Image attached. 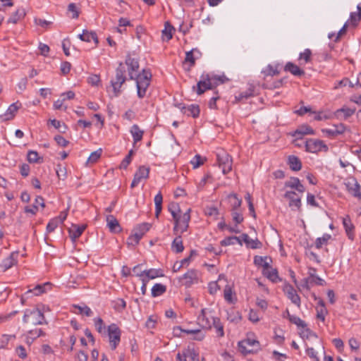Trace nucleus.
I'll list each match as a JSON object with an SVG mask.
<instances>
[{
    "instance_id": "1",
    "label": "nucleus",
    "mask_w": 361,
    "mask_h": 361,
    "mask_svg": "<svg viewBox=\"0 0 361 361\" xmlns=\"http://www.w3.org/2000/svg\"><path fill=\"white\" fill-rule=\"evenodd\" d=\"M151 78V73L143 69L134 79L136 81L137 93L139 98H143L146 95L147 90L150 85Z\"/></svg>"
},
{
    "instance_id": "2",
    "label": "nucleus",
    "mask_w": 361,
    "mask_h": 361,
    "mask_svg": "<svg viewBox=\"0 0 361 361\" xmlns=\"http://www.w3.org/2000/svg\"><path fill=\"white\" fill-rule=\"evenodd\" d=\"M23 322L32 325H42L46 323L44 314L37 308L26 309L24 311Z\"/></svg>"
},
{
    "instance_id": "3",
    "label": "nucleus",
    "mask_w": 361,
    "mask_h": 361,
    "mask_svg": "<svg viewBox=\"0 0 361 361\" xmlns=\"http://www.w3.org/2000/svg\"><path fill=\"white\" fill-rule=\"evenodd\" d=\"M239 351L243 355L257 353L260 349L259 342L252 338H246L238 343Z\"/></svg>"
},
{
    "instance_id": "4",
    "label": "nucleus",
    "mask_w": 361,
    "mask_h": 361,
    "mask_svg": "<svg viewBox=\"0 0 361 361\" xmlns=\"http://www.w3.org/2000/svg\"><path fill=\"white\" fill-rule=\"evenodd\" d=\"M126 68L123 63H120L116 70V77L111 81L114 95L116 97L121 92V87L126 82Z\"/></svg>"
},
{
    "instance_id": "5",
    "label": "nucleus",
    "mask_w": 361,
    "mask_h": 361,
    "mask_svg": "<svg viewBox=\"0 0 361 361\" xmlns=\"http://www.w3.org/2000/svg\"><path fill=\"white\" fill-rule=\"evenodd\" d=\"M306 151L310 153H317L321 151L327 152L328 146L324 141L317 139H308L304 143Z\"/></svg>"
},
{
    "instance_id": "6",
    "label": "nucleus",
    "mask_w": 361,
    "mask_h": 361,
    "mask_svg": "<svg viewBox=\"0 0 361 361\" xmlns=\"http://www.w3.org/2000/svg\"><path fill=\"white\" fill-rule=\"evenodd\" d=\"M190 209H189L183 214H180L178 216H177L176 219H174V232L180 231V233H183L187 231L190 220Z\"/></svg>"
},
{
    "instance_id": "7",
    "label": "nucleus",
    "mask_w": 361,
    "mask_h": 361,
    "mask_svg": "<svg viewBox=\"0 0 361 361\" xmlns=\"http://www.w3.org/2000/svg\"><path fill=\"white\" fill-rule=\"evenodd\" d=\"M121 332L116 324H111L108 326V336L111 348H116L121 341Z\"/></svg>"
},
{
    "instance_id": "8",
    "label": "nucleus",
    "mask_w": 361,
    "mask_h": 361,
    "mask_svg": "<svg viewBox=\"0 0 361 361\" xmlns=\"http://www.w3.org/2000/svg\"><path fill=\"white\" fill-rule=\"evenodd\" d=\"M302 194L294 190H287L284 194V197L289 200L288 205L292 210H300L301 208V199Z\"/></svg>"
},
{
    "instance_id": "9",
    "label": "nucleus",
    "mask_w": 361,
    "mask_h": 361,
    "mask_svg": "<svg viewBox=\"0 0 361 361\" xmlns=\"http://www.w3.org/2000/svg\"><path fill=\"white\" fill-rule=\"evenodd\" d=\"M217 160L224 174H226L232 170L233 160L228 153L225 152L218 153Z\"/></svg>"
},
{
    "instance_id": "10",
    "label": "nucleus",
    "mask_w": 361,
    "mask_h": 361,
    "mask_svg": "<svg viewBox=\"0 0 361 361\" xmlns=\"http://www.w3.org/2000/svg\"><path fill=\"white\" fill-rule=\"evenodd\" d=\"M193 90H196L197 94H203L207 90H212V84L209 81V73H203L200 76V80L198 81L197 86L192 87Z\"/></svg>"
},
{
    "instance_id": "11",
    "label": "nucleus",
    "mask_w": 361,
    "mask_h": 361,
    "mask_svg": "<svg viewBox=\"0 0 361 361\" xmlns=\"http://www.w3.org/2000/svg\"><path fill=\"white\" fill-rule=\"evenodd\" d=\"M126 65L128 67V75L130 80H134L139 74V63L137 59L128 56L126 59Z\"/></svg>"
},
{
    "instance_id": "12",
    "label": "nucleus",
    "mask_w": 361,
    "mask_h": 361,
    "mask_svg": "<svg viewBox=\"0 0 361 361\" xmlns=\"http://www.w3.org/2000/svg\"><path fill=\"white\" fill-rule=\"evenodd\" d=\"M179 280L183 281V285L186 287H190L192 284L197 283L198 271L193 269H190L183 274Z\"/></svg>"
},
{
    "instance_id": "13",
    "label": "nucleus",
    "mask_w": 361,
    "mask_h": 361,
    "mask_svg": "<svg viewBox=\"0 0 361 361\" xmlns=\"http://www.w3.org/2000/svg\"><path fill=\"white\" fill-rule=\"evenodd\" d=\"M149 168L145 166H141L138 168L137 171L134 175L133 180L131 183L130 187H136L142 179H147L149 177Z\"/></svg>"
},
{
    "instance_id": "14",
    "label": "nucleus",
    "mask_w": 361,
    "mask_h": 361,
    "mask_svg": "<svg viewBox=\"0 0 361 361\" xmlns=\"http://www.w3.org/2000/svg\"><path fill=\"white\" fill-rule=\"evenodd\" d=\"M285 187L290 188L291 190H295L300 194H303L305 190V186L300 183L299 178L295 177H292L290 180L286 181Z\"/></svg>"
},
{
    "instance_id": "15",
    "label": "nucleus",
    "mask_w": 361,
    "mask_h": 361,
    "mask_svg": "<svg viewBox=\"0 0 361 361\" xmlns=\"http://www.w3.org/2000/svg\"><path fill=\"white\" fill-rule=\"evenodd\" d=\"M290 134L297 139H302L304 135H314V130L308 125H302Z\"/></svg>"
},
{
    "instance_id": "16",
    "label": "nucleus",
    "mask_w": 361,
    "mask_h": 361,
    "mask_svg": "<svg viewBox=\"0 0 361 361\" xmlns=\"http://www.w3.org/2000/svg\"><path fill=\"white\" fill-rule=\"evenodd\" d=\"M284 292L288 298L290 300L293 304L297 305L298 307L300 306V298L291 285L286 286L284 288Z\"/></svg>"
},
{
    "instance_id": "17",
    "label": "nucleus",
    "mask_w": 361,
    "mask_h": 361,
    "mask_svg": "<svg viewBox=\"0 0 361 361\" xmlns=\"http://www.w3.org/2000/svg\"><path fill=\"white\" fill-rule=\"evenodd\" d=\"M212 317L208 315L207 309H202L200 314L197 317V321L202 328L211 329L212 323Z\"/></svg>"
},
{
    "instance_id": "18",
    "label": "nucleus",
    "mask_w": 361,
    "mask_h": 361,
    "mask_svg": "<svg viewBox=\"0 0 361 361\" xmlns=\"http://www.w3.org/2000/svg\"><path fill=\"white\" fill-rule=\"evenodd\" d=\"M21 104L19 102L11 104L7 109L6 111L0 116V118L3 121L12 119L15 116Z\"/></svg>"
},
{
    "instance_id": "19",
    "label": "nucleus",
    "mask_w": 361,
    "mask_h": 361,
    "mask_svg": "<svg viewBox=\"0 0 361 361\" xmlns=\"http://www.w3.org/2000/svg\"><path fill=\"white\" fill-rule=\"evenodd\" d=\"M85 228V225L73 224L68 228V233L71 240L73 242H75L76 240L82 235Z\"/></svg>"
},
{
    "instance_id": "20",
    "label": "nucleus",
    "mask_w": 361,
    "mask_h": 361,
    "mask_svg": "<svg viewBox=\"0 0 361 361\" xmlns=\"http://www.w3.org/2000/svg\"><path fill=\"white\" fill-rule=\"evenodd\" d=\"M345 130V126L343 123L334 125L333 128L324 129L322 131L329 137H335L343 134Z\"/></svg>"
},
{
    "instance_id": "21",
    "label": "nucleus",
    "mask_w": 361,
    "mask_h": 361,
    "mask_svg": "<svg viewBox=\"0 0 361 361\" xmlns=\"http://www.w3.org/2000/svg\"><path fill=\"white\" fill-rule=\"evenodd\" d=\"M284 71L286 72H290L295 76L300 77L305 75V71L300 68V65H295L292 62H288L286 64Z\"/></svg>"
},
{
    "instance_id": "22",
    "label": "nucleus",
    "mask_w": 361,
    "mask_h": 361,
    "mask_svg": "<svg viewBox=\"0 0 361 361\" xmlns=\"http://www.w3.org/2000/svg\"><path fill=\"white\" fill-rule=\"evenodd\" d=\"M18 253L13 252L8 257L3 259L0 266L7 270L12 267L17 262Z\"/></svg>"
},
{
    "instance_id": "23",
    "label": "nucleus",
    "mask_w": 361,
    "mask_h": 361,
    "mask_svg": "<svg viewBox=\"0 0 361 361\" xmlns=\"http://www.w3.org/2000/svg\"><path fill=\"white\" fill-rule=\"evenodd\" d=\"M107 226L111 232L119 233L121 230L118 220L113 215L106 216Z\"/></svg>"
},
{
    "instance_id": "24",
    "label": "nucleus",
    "mask_w": 361,
    "mask_h": 361,
    "mask_svg": "<svg viewBox=\"0 0 361 361\" xmlns=\"http://www.w3.org/2000/svg\"><path fill=\"white\" fill-rule=\"evenodd\" d=\"M345 185L348 192L354 197H361V187L356 180L348 181Z\"/></svg>"
},
{
    "instance_id": "25",
    "label": "nucleus",
    "mask_w": 361,
    "mask_h": 361,
    "mask_svg": "<svg viewBox=\"0 0 361 361\" xmlns=\"http://www.w3.org/2000/svg\"><path fill=\"white\" fill-rule=\"evenodd\" d=\"M241 242L244 243L247 247L257 249L259 247L261 243L257 240L251 239L247 234L243 233L240 235Z\"/></svg>"
},
{
    "instance_id": "26",
    "label": "nucleus",
    "mask_w": 361,
    "mask_h": 361,
    "mask_svg": "<svg viewBox=\"0 0 361 361\" xmlns=\"http://www.w3.org/2000/svg\"><path fill=\"white\" fill-rule=\"evenodd\" d=\"M130 133L133 137L134 144L142 140L144 131L141 130L137 124H134L131 126Z\"/></svg>"
},
{
    "instance_id": "27",
    "label": "nucleus",
    "mask_w": 361,
    "mask_h": 361,
    "mask_svg": "<svg viewBox=\"0 0 361 361\" xmlns=\"http://www.w3.org/2000/svg\"><path fill=\"white\" fill-rule=\"evenodd\" d=\"M144 274L145 276L143 278L144 279H146L147 281L158 277L164 276L163 271L159 269H150L148 270H145Z\"/></svg>"
},
{
    "instance_id": "28",
    "label": "nucleus",
    "mask_w": 361,
    "mask_h": 361,
    "mask_svg": "<svg viewBox=\"0 0 361 361\" xmlns=\"http://www.w3.org/2000/svg\"><path fill=\"white\" fill-rule=\"evenodd\" d=\"M272 262L271 259L268 257L255 256L254 257V264L258 267H262L263 270L267 269Z\"/></svg>"
},
{
    "instance_id": "29",
    "label": "nucleus",
    "mask_w": 361,
    "mask_h": 361,
    "mask_svg": "<svg viewBox=\"0 0 361 361\" xmlns=\"http://www.w3.org/2000/svg\"><path fill=\"white\" fill-rule=\"evenodd\" d=\"M343 225L345 230L346 234L349 239L353 240L354 238V233H353V229L354 226L351 223V220L348 216L344 217L343 219Z\"/></svg>"
},
{
    "instance_id": "30",
    "label": "nucleus",
    "mask_w": 361,
    "mask_h": 361,
    "mask_svg": "<svg viewBox=\"0 0 361 361\" xmlns=\"http://www.w3.org/2000/svg\"><path fill=\"white\" fill-rule=\"evenodd\" d=\"M311 59L312 51L310 49H305L302 52H300L298 59L300 66H305L309 63Z\"/></svg>"
},
{
    "instance_id": "31",
    "label": "nucleus",
    "mask_w": 361,
    "mask_h": 361,
    "mask_svg": "<svg viewBox=\"0 0 361 361\" xmlns=\"http://www.w3.org/2000/svg\"><path fill=\"white\" fill-rule=\"evenodd\" d=\"M224 298L229 304H235L237 301L235 293H233L231 287L228 285L226 286L224 290Z\"/></svg>"
},
{
    "instance_id": "32",
    "label": "nucleus",
    "mask_w": 361,
    "mask_h": 361,
    "mask_svg": "<svg viewBox=\"0 0 361 361\" xmlns=\"http://www.w3.org/2000/svg\"><path fill=\"white\" fill-rule=\"evenodd\" d=\"M262 274L272 282L276 283L278 281H280L277 270L276 269L271 268V266H269V268L263 270Z\"/></svg>"
},
{
    "instance_id": "33",
    "label": "nucleus",
    "mask_w": 361,
    "mask_h": 361,
    "mask_svg": "<svg viewBox=\"0 0 361 361\" xmlns=\"http://www.w3.org/2000/svg\"><path fill=\"white\" fill-rule=\"evenodd\" d=\"M355 112V109L348 107H343L336 111V116L339 119H346L352 116Z\"/></svg>"
},
{
    "instance_id": "34",
    "label": "nucleus",
    "mask_w": 361,
    "mask_h": 361,
    "mask_svg": "<svg viewBox=\"0 0 361 361\" xmlns=\"http://www.w3.org/2000/svg\"><path fill=\"white\" fill-rule=\"evenodd\" d=\"M151 225L148 223H142L137 225L133 230V233L137 235L141 239L143 235L149 230Z\"/></svg>"
},
{
    "instance_id": "35",
    "label": "nucleus",
    "mask_w": 361,
    "mask_h": 361,
    "mask_svg": "<svg viewBox=\"0 0 361 361\" xmlns=\"http://www.w3.org/2000/svg\"><path fill=\"white\" fill-rule=\"evenodd\" d=\"M182 111L183 114H187L188 116H191L194 118L197 117L200 114V108L197 105L195 104L183 106L182 108Z\"/></svg>"
},
{
    "instance_id": "36",
    "label": "nucleus",
    "mask_w": 361,
    "mask_h": 361,
    "mask_svg": "<svg viewBox=\"0 0 361 361\" xmlns=\"http://www.w3.org/2000/svg\"><path fill=\"white\" fill-rule=\"evenodd\" d=\"M173 27L169 23L164 24V29L162 30V39L166 42L169 41L173 37Z\"/></svg>"
},
{
    "instance_id": "37",
    "label": "nucleus",
    "mask_w": 361,
    "mask_h": 361,
    "mask_svg": "<svg viewBox=\"0 0 361 361\" xmlns=\"http://www.w3.org/2000/svg\"><path fill=\"white\" fill-rule=\"evenodd\" d=\"M171 250L173 252H175L176 253H180L183 251L184 246L183 245V240L180 235L176 237L172 242Z\"/></svg>"
},
{
    "instance_id": "38",
    "label": "nucleus",
    "mask_w": 361,
    "mask_h": 361,
    "mask_svg": "<svg viewBox=\"0 0 361 361\" xmlns=\"http://www.w3.org/2000/svg\"><path fill=\"white\" fill-rule=\"evenodd\" d=\"M220 243L222 246H228L231 245H235L236 243L239 244L240 245H242L240 236H229L225 238L224 240L221 241Z\"/></svg>"
},
{
    "instance_id": "39",
    "label": "nucleus",
    "mask_w": 361,
    "mask_h": 361,
    "mask_svg": "<svg viewBox=\"0 0 361 361\" xmlns=\"http://www.w3.org/2000/svg\"><path fill=\"white\" fill-rule=\"evenodd\" d=\"M288 165L293 171H298L301 169V161L295 156H290L288 157Z\"/></svg>"
},
{
    "instance_id": "40",
    "label": "nucleus",
    "mask_w": 361,
    "mask_h": 361,
    "mask_svg": "<svg viewBox=\"0 0 361 361\" xmlns=\"http://www.w3.org/2000/svg\"><path fill=\"white\" fill-rule=\"evenodd\" d=\"M82 36L84 42H90L93 41L96 45L98 44V38L94 32H89L84 30L82 33Z\"/></svg>"
},
{
    "instance_id": "41",
    "label": "nucleus",
    "mask_w": 361,
    "mask_h": 361,
    "mask_svg": "<svg viewBox=\"0 0 361 361\" xmlns=\"http://www.w3.org/2000/svg\"><path fill=\"white\" fill-rule=\"evenodd\" d=\"M166 290V286L161 283H155L152 288V296L158 297L164 294Z\"/></svg>"
},
{
    "instance_id": "42",
    "label": "nucleus",
    "mask_w": 361,
    "mask_h": 361,
    "mask_svg": "<svg viewBox=\"0 0 361 361\" xmlns=\"http://www.w3.org/2000/svg\"><path fill=\"white\" fill-rule=\"evenodd\" d=\"M226 80L224 75H216L209 74V81L212 84V87L214 88L217 85L222 84Z\"/></svg>"
},
{
    "instance_id": "43",
    "label": "nucleus",
    "mask_w": 361,
    "mask_h": 361,
    "mask_svg": "<svg viewBox=\"0 0 361 361\" xmlns=\"http://www.w3.org/2000/svg\"><path fill=\"white\" fill-rule=\"evenodd\" d=\"M331 238V235L328 233H324L322 237L317 238L315 240V247L317 249L322 248L324 245L328 244V242Z\"/></svg>"
},
{
    "instance_id": "44",
    "label": "nucleus",
    "mask_w": 361,
    "mask_h": 361,
    "mask_svg": "<svg viewBox=\"0 0 361 361\" xmlns=\"http://www.w3.org/2000/svg\"><path fill=\"white\" fill-rule=\"evenodd\" d=\"M73 308L75 310H78L77 312L75 311V312L77 314H84L87 317H90L92 315V311L88 306H87L85 305H73Z\"/></svg>"
},
{
    "instance_id": "45",
    "label": "nucleus",
    "mask_w": 361,
    "mask_h": 361,
    "mask_svg": "<svg viewBox=\"0 0 361 361\" xmlns=\"http://www.w3.org/2000/svg\"><path fill=\"white\" fill-rule=\"evenodd\" d=\"M212 326H213L216 329V333L218 334V335L219 336H221V337L224 336V326H223L222 324L221 323L219 318L212 317Z\"/></svg>"
},
{
    "instance_id": "46",
    "label": "nucleus",
    "mask_w": 361,
    "mask_h": 361,
    "mask_svg": "<svg viewBox=\"0 0 361 361\" xmlns=\"http://www.w3.org/2000/svg\"><path fill=\"white\" fill-rule=\"evenodd\" d=\"M48 283H44L43 285H37L33 289H30L25 293V295L33 293L34 295H39L46 291V287L49 286Z\"/></svg>"
},
{
    "instance_id": "47",
    "label": "nucleus",
    "mask_w": 361,
    "mask_h": 361,
    "mask_svg": "<svg viewBox=\"0 0 361 361\" xmlns=\"http://www.w3.org/2000/svg\"><path fill=\"white\" fill-rule=\"evenodd\" d=\"M25 15L23 8H18L17 11L8 18V22L11 23H16L21 18Z\"/></svg>"
},
{
    "instance_id": "48",
    "label": "nucleus",
    "mask_w": 361,
    "mask_h": 361,
    "mask_svg": "<svg viewBox=\"0 0 361 361\" xmlns=\"http://www.w3.org/2000/svg\"><path fill=\"white\" fill-rule=\"evenodd\" d=\"M288 319L291 323L295 324L298 327H306L305 322L298 316L292 315L289 312H288Z\"/></svg>"
},
{
    "instance_id": "49",
    "label": "nucleus",
    "mask_w": 361,
    "mask_h": 361,
    "mask_svg": "<svg viewBox=\"0 0 361 361\" xmlns=\"http://www.w3.org/2000/svg\"><path fill=\"white\" fill-rule=\"evenodd\" d=\"M169 211L173 216V220L177 219L180 214V209L179 205L177 203L172 202L169 205Z\"/></svg>"
},
{
    "instance_id": "50",
    "label": "nucleus",
    "mask_w": 361,
    "mask_h": 361,
    "mask_svg": "<svg viewBox=\"0 0 361 361\" xmlns=\"http://www.w3.org/2000/svg\"><path fill=\"white\" fill-rule=\"evenodd\" d=\"M357 8L358 10V13L352 12L350 15V20L353 25H356L357 22L361 19V6L360 5H357Z\"/></svg>"
},
{
    "instance_id": "51",
    "label": "nucleus",
    "mask_w": 361,
    "mask_h": 361,
    "mask_svg": "<svg viewBox=\"0 0 361 361\" xmlns=\"http://www.w3.org/2000/svg\"><path fill=\"white\" fill-rule=\"evenodd\" d=\"M50 123L61 133H65L67 130V126L62 123L60 121L51 119L49 121Z\"/></svg>"
},
{
    "instance_id": "52",
    "label": "nucleus",
    "mask_w": 361,
    "mask_h": 361,
    "mask_svg": "<svg viewBox=\"0 0 361 361\" xmlns=\"http://www.w3.org/2000/svg\"><path fill=\"white\" fill-rule=\"evenodd\" d=\"M94 326H95V328H96L97 331L99 334H102V333L105 332L106 328H105V326L104 325L103 320L100 317L94 318Z\"/></svg>"
},
{
    "instance_id": "53",
    "label": "nucleus",
    "mask_w": 361,
    "mask_h": 361,
    "mask_svg": "<svg viewBox=\"0 0 361 361\" xmlns=\"http://www.w3.org/2000/svg\"><path fill=\"white\" fill-rule=\"evenodd\" d=\"M61 224L59 222V220L55 218L51 219L47 226V232L51 233L55 231V229L60 225Z\"/></svg>"
},
{
    "instance_id": "54",
    "label": "nucleus",
    "mask_w": 361,
    "mask_h": 361,
    "mask_svg": "<svg viewBox=\"0 0 361 361\" xmlns=\"http://www.w3.org/2000/svg\"><path fill=\"white\" fill-rule=\"evenodd\" d=\"M38 336L33 330L29 331L25 335V343L30 345Z\"/></svg>"
},
{
    "instance_id": "55",
    "label": "nucleus",
    "mask_w": 361,
    "mask_h": 361,
    "mask_svg": "<svg viewBox=\"0 0 361 361\" xmlns=\"http://www.w3.org/2000/svg\"><path fill=\"white\" fill-rule=\"evenodd\" d=\"M102 149H99L93 152H92L88 157L87 161L89 163H95L102 155Z\"/></svg>"
},
{
    "instance_id": "56",
    "label": "nucleus",
    "mask_w": 361,
    "mask_h": 361,
    "mask_svg": "<svg viewBox=\"0 0 361 361\" xmlns=\"http://www.w3.org/2000/svg\"><path fill=\"white\" fill-rule=\"evenodd\" d=\"M27 159L30 163H37L39 159V156L36 151L30 150L27 152Z\"/></svg>"
},
{
    "instance_id": "57",
    "label": "nucleus",
    "mask_w": 361,
    "mask_h": 361,
    "mask_svg": "<svg viewBox=\"0 0 361 361\" xmlns=\"http://www.w3.org/2000/svg\"><path fill=\"white\" fill-rule=\"evenodd\" d=\"M196 59H197L195 57L194 55V51H192V50L187 51L185 53V62L189 63L190 66H193L195 65Z\"/></svg>"
},
{
    "instance_id": "58",
    "label": "nucleus",
    "mask_w": 361,
    "mask_h": 361,
    "mask_svg": "<svg viewBox=\"0 0 361 361\" xmlns=\"http://www.w3.org/2000/svg\"><path fill=\"white\" fill-rule=\"evenodd\" d=\"M190 164H192L194 169H197L200 167L202 164H203V159L202 157L199 154H196L190 161Z\"/></svg>"
},
{
    "instance_id": "59",
    "label": "nucleus",
    "mask_w": 361,
    "mask_h": 361,
    "mask_svg": "<svg viewBox=\"0 0 361 361\" xmlns=\"http://www.w3.org/2000/svg\"><path fill=\"white\" fill-rule=\"evenodd\" d=\"M126 307V302L123 299L118 298L115 301L114 309L118 312H122Z\"/></svg>"
},
{
    "instance_id": "60",
    "label": "nucleus",
    "mask_w": 361,
    "mask_h": 361,
    "mask_svg": "<svg viewBox=\"0 0 361 361\" xmlns=\"http://www.w3.org/2000/svg\"><path fill=\"white\" fill-rule=\"evenodd\" d=\"M100 82V78L98 75H91L87 78V82L92 86H98Z\"/></svg>"
},
{
    "instance_id": "61",
    "label": "nucleus",
    "mask_w": 361,
    "mask_h": 361,
    "mask_svg": "<svg viewBox=\"0 0 361 361\" xmlns=\"http://www.w3.org/2000/svg\"><path fill=\"white\" fill-rule=\"evenodd\" d=\"M140 240L139 236L133 233L128 238L127 243L128 245L134 247L139 243Z\"/></svg>"
},
{
    "instance_id": "62",
    "label": "nucleus",
    "mask_w": 361,
    "mask_h": 361,
    "mask_svg": "<svg viewBox=\"0 0 361 361\" xmlns=\"http://www.w3.org/2000/svg\"><path fill=\"white\" fill-rule=\"evenodd\" d=\"M308 279L310 280L309 281L311 286H312L314 284L319 286H324L325 284V281L318 276L312 278H308Z\"/></svg>"
},
{
    "instance_id": "63",
    "label": "nucleus",
    "mask_w": 361,
    "mask_h": 361,
    "mask_svg": "<svg viewBox=\"0 0 361 361\" xmlns=\"http://www.w3.org/2000/svg\"><path fill=\"white\" fill-rule=\"evenodd\" d=\"M248 319L252 323H257L259 321L258 312L252 309L249 312Z\"/></svg>"
},
{
    "instance_id": "64",
    "label": "nucleus",
    "mask_w": 361,
    "mask_h": 361,
    "mask_svg": "<svg viewBox=\"0 0 361 361\" xmlns=\"http://www.w3.org/2000/svg\"><path fill=\"white\" fill-rule=\"evenodd\" d=\"M306 353L313 360L319 361V357L317 356V352L313 348H307Z\"/></svg>"
}]
</instances>
